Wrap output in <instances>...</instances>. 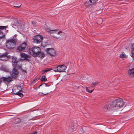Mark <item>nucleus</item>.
I'll return each instance as SVG.
<instances>
[{
	"instance_id": "nucleus-33",
	"label": "nucleus",
	"mask_w": 134,
	"mask_h": 134,
	"mask_svg": "<svg viewBox=\"0 0 134 134\" xmlns=\"http://www.w3.org/2000/svg\"><path fill=\"white\" fill-rule=\"evenodd\" d=\"M51 30H50L49 28H47L46 29V30L49 32V33L50 34V31H51Z\"/></svg>"
},
{
	"instance_id": "nucleus-30",
	"label": "nucleus",
	"mask_w": 134,
	"mask_h": 134,
	"mask_svg": "<svg viewBox=\"0 0 134 134\" xmlns=\"http://www.w3.org/2000/svg\"><path fill=\"white\" fill-rule=\"evenodd\" d=\"M48 94H49V93H47L46 94H43L42 93L39 92L38 93V95H41V96H44V95H47Z\"/></svg>"
},
{
	"instance_id": "nucleus-42",
	"label": "nucleus",
	"mask_w": 134,
	"mask_h": 134,
	"mask_svg": "<svg viewBox=\"0 0 134 134\" xmlns=\"http://www.w3.org/2000/svg\"><path fill=\"white\" fill-rule=\"evenodd\" d=\"M8 31V30H7V31H6V32H7V31Z\"/></svg>"
},
{
	"instance_id": "nucleus-22",
	"label": "nucleus",
	"mask_w": 134,
	"mask_h": 134,
	"mask_svg": "<svg viewBox=\"0 0 134 134\" xmlns=\"http://www.w3.org/2000/svg\"><path fill=\"white\" fill-rule=\"evenodd\" d=\"M22 47L24 49H25V48H26L27 46L26 43L24 42L23 43H22L21 44Z\"/></svg>"
},
{
	"instance_id": "nucleus-7",
	"label": "nucleus",
	"mask_w": 134,
	"mask_h": 134,
	"mask_svg": "<svg viewBox=\"0 0 134 134\" xmlns=\"http://www.w3.org/2000/svg\"><path fill=\"white\" fill-rule=\"evenodd\" d=\"M45 51L48 54L52 57L54 56L56 53L55 50L51 48H47L46 49Z\"/></svg>"
},
{
	"instance_id": "nucleus-3",
	"label": "nucleus",
	"mask_w": 134,
	"mask_h": 134,
	"mask_svg": "<svg viewBox=\"0 0 134 134\" xmlns=\"http://www.w3.org/2000/svg\"><path fill=\"white\" fill-rule=\"evenodd\" d=\"M62 33V32L59 31V30H52L50 31V34L51 36L57 39L60 40L62 37L58 36V35H60Z\"/></svg>"
},
{
	"instance_id": "nucleus-1",
	"label": "nucleus",
	"mask_w": 134,
	"mask_h": 134,
	"mask_svg": "<svg viewBox=\"0 0 134 134\" xmlns=\"http://www.w3.org/2000/svg\"><path fill=\"white\" fill-rule=\"evenodd\" d=\"M124 103L122 99H117L112 102L107 104L104 108L108 110H115L123 107Z\"/></svg>"
},
{
	"instance_id": "nucleus-44",
	"label": "nucleus",
	"mask_w": 134,
	"mask_h": 134,
	"mask_svg": "<svg viewBox=\"0 0 134 134\" xmlns=\"http://www.w3.org/2000/svg\"><path fill=\"white\" fill-rule=\"evenodd\" d=\"M84 132V131H83V132H82V133H83Z\"/></svg>"
},
{
	"instance_id": "nucleus-4",
	"label": "nucleus",
	"mask_w": 134,
	"mask_h": 134,
	"mask_svg": "<svg viewBox=\"0 0 134 134\" xmlns=\"http://www.w3.org/2000/svg\"><path fill=\"white\" fill-rule=\"evenodd\" d=\"M41 51L40 47H34L29 49V52L33 57H37V54L39 51Z\"/></svg>"
},
{
	"instance_id": "nucleus-12",
	"label": "nucleus",
	"mask_w": 134,
	"mask_h": 134,
	"mask_svg": "<svg viewBox=\"0 0 134 134\" xmlns=\"http://www.w3.org/2000/svg\"><path fill=\"white\" fill-rule=\"evenodd\" d=\"M21 57L24 60H28L30 58V56L24 53H21L20 54Z\"/></svg>"
},
{
	"instance_id": "nucleus-10",
	"label": "nucleus",
	"mask_w": 134,
	"mask_h": 134,
	"mask_svg": "<svg viewBox=\"0 0 134 134\" xmlns=\"http://www.w3.org/2000/svg\"><path fill=\"white\" fill-rule=\"evenodd\" d=\"M1 81L4 82H9L13 80V79L10 76H8L7 77H2L1 78Z\"/></svg>"
},
{
	"instance_id": "nucleus-27",
	"label": "nucleus",
	"mask_w": 134,
	"mask_h": 134,
	"mask_svg": "<svg viewBox=\"0 0 134 134\" xmlns=\"http://www.w3.org/2000/svg\"><path fill=\"white\" fill-rule=\"evenodd\" d=\"M126 57V55L124 53H122L120 55V57L122 58H125Z\"/></svg>"
},
{
	"instance_id": "nucleus-14",
	"label": "nucleus",
	"mask_w": 134,
	"mask_h": 134,
	"mask_svg": "<svg viewBox=\"0 0 134 134\" xmlns=\"http://www.w3.org/2000/svg\"><path fill=\"white\" fill-rule=\"evenodd\" d=\"M85 4L86 6L89 7L94 5L92 0H86L85 3Z\"/></svg>"
},
{
	"instance_id": "nucleus-20",
	"label": "nucleus",
	"mask_w": 134,
	"mask_h": 134,
	"mask_svg": "<svg viewBox=\"0 0 134 134\" xmlns=\"http://www.w3.org/2000/svg\"><path fill=\"white\" fill-rule=\"evenodd\" d=\"M17 49L19 51H22L25 50L22 47L21 44L17 48Z\"/></svg>"
},
{
	"instance_id": "nucleus-21",
	"label": "nucleus",
	"mask_w": 134,
	"mask_h": 134,
	"mask_svg": "<svg viewBox=\"0 0 134 134\" xmlns=\"http://www.w3.org/2000/svg\"><path fill=\"white\" fill-rule=\"evenodd\" d=\"M41 80L42 81H47V79L46 76L44 75L42 76L41 78Z\"/></svg>"
},
{
	"instance_id": "nucleus-19",
	"label": "nucleus",
	"mask_w": 134,
	"mask_h": 134,
	"mask_svg": "<svg viewBox=\"0 0 134 134\" xmlns=\"http://www.w3.org/2000/svg\"><path fill=\"white\" fill-rule=\"evenodd\" d=\"M20 92H22V90H20L18 92H17L16 93H15V94H16V95L21 97H23V95L22 93Z\"/></svg>"
},
{
	"instance_id": "nucleus-25",
	"label": "nucleus",
	"mask_w": 134,
	"mask_h": 134,
	"mask_svg": "<svg viewBox=\"0 0 134 134\" xmlns=\"http://www.w3.org/2000/svg\"><path fill=\"white\" fill-rule=\"evenodd\" d=\"M132 48L131 49V53L133 57L134 56V47H132Z\"/></svg>"
},
{
	"instance_id": "nucleus-5",
	"label": "nucleus",
	"mask_w": 134,
	"mask_h": 134,
	"mask_svg": "<svg viewBox=\"0 0 134 134\" xmlns=\"http://www.w3.org/2000/svg\"><path fill=\"white\" fill-rule=\"evenodd\" d=\"M8 27V26H0V44L3 41L2 39L5 38V34L3 32V30H5L6 28Z\"/></svg>"
},
{
	"instance_id": "nucleus-35",
	"label": "nucleus",
	"mask_w": 134,
	"mask_h": 134,
	"mask_svg": "<svg viewBox=\"0 0 134 134\" xmlns=\"http://www.w3.org/2000/svg\"><path fill=\"white\" fill-rule=\"evenodd\" d=\"M18 67V68L19 69H21H21H22L21 66V65H18V66H17Z\"/></svg>"
},
{
	"instance_id": "nucleus-37",
	"label": "nucleus",
	"mask_w": 134,
	"mask_h": 134,
	"mask_svg": "<svg viewBox=\"0 0 134 134\" xmlns=\"http://www.w3.org/2000/svg\"><path fill=\"white\" fill-rule=\"evenodd\" d=\"M31 134H37V132L36 131L32 132Z\"/></svg>"
},
{
	"instance_id": "nucleus-36",
	"label": "nucleus",
	"mask_w": 134,
	"mask_h": 134,
	"mask_svg": "<svg viewBox=\"0 0 134 134\" xmlns=\"http://www.w3.org/2000/svg\"><path fill=\"white\" fill-rule=\"evenodd\" d=\"M35 82V80H34L32 82V84H34Z\"/></svg>"
},
{
	"instance_id": "nucleus-32",
	"label": "nucleus",
	"mask_w": 134,
	"mask_h": 134,
	"mask_svg": "<svg viewBox=\"0 0 134 134\" xmlns=\"http://www.w3.org/2000/svg\"><path fill=\"white\" fill-rule=\"evenodd\" d=\"M21 70L22 72L23 73H24V74H25V73H26L27 72H26V70H24L23 69H21Z\"/></svg>"
},
{
	"instance_id": "nucleus-38",
	"label": "nucleus",
	"mask_w": 134,
	"mask_h": 134,
	"mask_svg": "<svg viewBox=\"0 0 134 134\" xmlns=\"http://www.w3.org/2000/svg\"><path fill=\"white\" fill-rule=\"evenodd\" d=\"M21 5L20 6H14V7H18V8H19L21 6Z\"/></svg>"
},
{
	"instance_id": "nucleus-23",
	"label": "nucleus",
	"mask_w": 134,
	"mask_h": 134,
	"mask_svg": "<svg viewBox=\"0 0 134 134\" xmlns=\"http://www.w3.org/2000/svg\"><path fill=\"white\" fill-rule=\"evenodd\" d=\"M103 20L102 18H100L99 19L97 22V24H101L103 22Z\"/></svg>"
},
{
	"instance_id": "nucleus-6",
	"label": "nucleus",
	"mask_w": 134,
	"mask_h": 134,
	"mask_svg": "<svg viewBox=\"0 0 134 134\" xmlns=\"http://www.w3.org/2000/svg\"><path fill=\"white\" fill-rule=\"evenodd\" d=\"M66 68V66L64 65H60L54 68L53 70V71L55 72H64Z\"/></svg>"
},
{
	"instance_id": "nucleus-11",
	"label": "nucleus",
	"mask_w": 134,
	"mask_h": 134,
	"mask_svg": "<svg viewBox=\"0 0 134 134\" xmlns=\"http://www.w3.org/2000/svg\"><path fill=\"white\" fill-rule=\"evenodd\" d=\"M0 58L2 60L6 61L8 58L7 53H5L2 54L0 53Z\"/></svg>"
},
{
	"instance_id": "nucleus-17",
	"label": "nucleus",
	"mask_w": 134,
	"mask_h": 134,
	"mask_svg": "<svg viewBox=\"0 0 134 134\" xmlns=\"http://www.w3.org/2000/svg\"><path fill=\"white\" fill-rule=\"evenodd\" d=\"M0 69L6 72H9V70L8 68L5 65H3L0 68Z\"/></svg>"
},
{
	"instance_id": "nucleus-13",
	"label": "nucleus",
	"mask_w": 134,
	"mask_h": 134,
	"mask_svg": "<svg viewBox=\"0 0 134 134\" xmlns=\"http://www.w3.org/2000/svg\"><path fill=\"white\" fill-rule=\"evenodd\" d=\"M12 65L14 68H17V63L18 61L17 59L16 58L13 57L12 58Z\"/></svg>"
},
{
	"instance_id": "nucleus-8",
	"label": "nucleus",
	"mask_w": 134,
	"mask_h": 134,
	"mask_svg": "<svg viewBox=\"0 0 134 134\" xmlns=\"http://www.w3.org/2000/svg\"><path fill=\"white\" fill-rule=\"evenodd\" d=\"M33 39L35 43H39L42 41L43 37L40 35H38L35 36Z\"/></svg>"
},
{
	"instance_id": "nucleus-15",
	"label": "nucleus",
	"mask_w": 134,
	"mask_h": 134,
	"mask_svg": "<svg viewBox=\"0 0 134 134\" xmlns=\"http://www.w3.org/2000/svg\"><path fill=\"white\" fill-rule=\"evenodd\" d=\"M128 74L129 75H130L131 76H134V68L129 69L128 71Z\"/></svg>"
},
{
	"instance_id": "nucleus-18",
	"label": "nucleus",
	"mask_w": 134,
	"mask_h": 134,
	"mask_svg": "<svg viewBox=\"0 0 134 134\" xmlns=\"http://www.w3.org/2000/svg\"><path fill=\"white\" fill-rule=\"evenodd\" d=\"M77 124L76 123H75L74 124L73 126L71 127V128L72 129V131H75V129H76V127H77Z\"/></svg>"
},
{
	"instance_id": "nucleus-34",
	"label": "nucleus",
	"mask_w": 134,
	"mask_h": 134,
	"mask_svg": "<svg viewBox=\"0 0 134 134\" xmlns=\"http://www.w3.org/2000/svg\"><path fill=\"white\" fill-rule=\"evenodd\" d=\"M94 5L96 3V2L98 0H92Z\"/></svg>"
},
{
	"instance_id": "nucleus-40",
	"label": "nucleus",
	"mask_w": 134,
	"mask_h": 134,
	"mask_svg": "<svg viewBox=\"0 0 134 134\" xmlns=\"http://www.w3.org/2000/svg\"><path fill=\"white\" fill-rule=\"evenodd\" d=\"M42 85H40L38 87V88H39L40 86H41Z\"/></svg>"
},
{
	"instance_id": "nucleus-39",
	"label": "nucleus",
	"mask_w": 134,
	"mask_h": 134,
	"mask_svg": "<svg viewBox=\"0 0 134 134\" xmlns=\"http://www.w3.org/2000/svg\"><path fill=\"white\" fill-rule=\"evenodd\" d=\"M42 73L41 74H44V73H45V72H44V71H43V70L42 71Z\"/></svg>"
},
{
	"instance_id": "nucleus-9",
	"label": "nucleus",
	"mask_w": 134,
	"mask_h": 134,
	"mask_svg": "<svg viewBox=\"0 0 134 134\" xmlns=\"http://www.w3.org/2000/svg\"><path fill=\"white\" fill-rule=\"evenodd\" d=\"M16 68H14L12 70V73H11V75L12 77L13 78H16L19 74V72L17 69H16Z\"/></svg>"
},
{
	"instance_id": "nucleus-29",
	"label": "nucleus",
	"mask_w": 134,
	"mask_h": 134,
	"mask_svg": "<svg viewBox=\"0 0 134 134\" xmlns=\"http://www.w3.org/2000/svg\"><path fill=\"white\" fill-rule=\"evenodd\" d=\"M86 91L90 93H92V92L93 91V90L91 91L89 90L87 87H86Z\"/></svg>"
},
{
	"instance_id": "nucleus-26",
	"label": "nucleus",
	"mask_w": 134,
	"mask_h": 134,
	"mask_svg": "<svg viewBox=\"0 0 134 134\" xmlns=\"http://www.w3.org/2000/svg\"><path fill=\"white\" fill-rule=\"evenodd\" d=\"M98 84V82L97 81L96 82H93L91 84L93 86L95 87Z\"/></svg>"
},
{
	"instance_id": "nucleus-41",
	"label": "nucleus",
	"mask_w": 134,
	"mask_h": 134,
	"mask_svg": "<svg viewBox=\"0 0 134 134\" xmlns=\"http://www.w3.org/2000/svg\"><path fill=\"white\" fill-rule=\"evenodd\" d=\"M16 37V35H15L13 37H15V38Z\"/></svg>"
},
{
	"instance_id": "nucleus-16",
	"label": "nucleus",
	"mask_w": 134,
	"mask_h": 134,
	"mask_svg": "<svg viewBox=\"0 0 134 134\" xmlns=\"http://www.w3.org/2000/svg\"><path fill=\"white\" fill-rule=\"evenodd\" d=\"M45 56L43 52L41 51H39V52L37 53V57H38L40 58H43Z\"/></svg>"
},
{
	"instance_id": "nucleus-24",
	"label": "nucleus",
	"mask_w": 134,
	"mask_h": 134,
	"mask_svg": "<svg viewBox=\"0 0 134 134\" xmlns=\"http://www.w3.org/2000/svg\"><path fill=\"white\" fill-rule=\"evenodd\" d=\"M52 70L51 68H46L44 70V72H47L48 71H49Z\"/></svg>"
},
{
	"instance_id": "nucleus-43",
	"label": "nucleus",
	"mask_w": 134,
	"mask_h": 134,
	"mask_svg": "<svg viewBox=\"0 0 134 134\" xmlns=\"http://www.w3.org/2000/svg\"><path fill=\"white\" fill-rule=\"evenodd\" d=\"M81 129H82V130L83 131V129L82 128H81Z\"/></svg>"
},
{
	"instance_id": "nucleus-31",
	"label": "nucleus",
	"mask_w": 134,
	"mask_h": 134,
	"mask_svg": "<svg viewBox=\"0 0 134 134\" xmlns=\"http://www.w3.org/2000/svg\"><path fill=\"white\" fill-rule=\"evenodd\" d=\"M32 25L35 26H37V23L34 21H32L31 22Z\"/></svg>"
},
{
	"instance_id": "nucleus-2",
	"label": "nucleus",
	"mask_w": 134,
	"mask_h": 134,
	"mask_svg": "<svg viewBox=\"0 0 134 134\" xmlns=\"http://www.w3.org/2000/svg\"><path fill=\"white\" fill-rule=\"evenodd\" d=\"M17 41L16 38H13L8 40L6 42V47L9 49H13L15 47Z\"/></svg>"
},
{
	"instance_id": "nucleus-28",
	"label": "nucleus",
	"mask_w": 134,
	"mask_h": 134,
	"mask_svg": "<svg viewBox=\"0 0 134 134\" xmlns=\"http://www.w3.org/2000/svg\"><path fill=\"white\" fill-rule=\"evenodd\" d=\"M15 120L17 123H19L21 122V120L19 118H17L15 119Z\"/></svg>"
}]
</instances>
